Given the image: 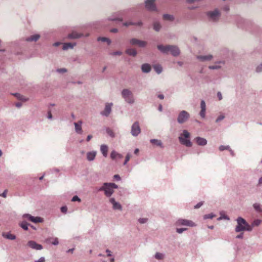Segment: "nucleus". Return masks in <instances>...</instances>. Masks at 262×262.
<instances>
[{
	"mask_svg": "<svg viewBox=\"0 0 262 262\" xmlns=\"http://www.w3.org/2000/svg\"><path fill=\"white\" fill-rule=\"evenodd\" d=\"M157 48L161 52L164 53H168V52H170V53L174 56H178L180 54V50L179 48L175 46H163L160 45H158Z\"/></svg>",
	"mask_w": 262,
	"mask_h": 262,
	"instance_id": "nucleus-1",
	"label": "nucleus"
},
{
	"mask_svg": "<svg viewBox=\"0 0 262 262\" xmlns=\"http://www.w3.org/2000/svg\"><path fill=\"white\" fill-rule=\"evenodd\" d=\"M237 225L235 228V231L239 232L244 231H250L252 229V227L248 224L246 221L241 217L237 219Z\"/></svg>",
	"mask_w": 262,
	"mask_h": 262,
	"instance_id": "nucleus-2",
	"label": "nucleus"
},
{
	"mask_svg": "<svg viewBox=\"0 0 262 262\" xmlns=\"http://www.w3.org/2000/svg\"><path fill=\"white\" fill-rule=\"evenodd\" d=\"M118 186L115 183H104L103 186L99 188V191H104L106 196L109 197L114 193V189H117Z\"/></svg>",
	"mask_w": 262,
	"mask_h": 262,
	"instance_id": "nucleus-3",
	"label": "nucleus"
},
{
	"mask_svg": "<svg viewBox=\"0 0 262 262\" xmlns=\"http://www.w3.org/2000/svg\"><path fill=\"white\" fill-rule=\"evenodd\" d=\"M190 134L187 130H184L183 134L179 137V141L181 144L187 147H191L192 143L189 139Z\"/></svg>",
	"mask_w": 262,
	"mask_h": 262,
	"instance_id": "nucleus-4",
	"label": "nucleus"
},
{
	"mask_svg": "<svg viewBox=\"0 0 262 262\" xmlns=\"http://www.w3.org/2000/svg\"><path fill=\"white\" fill-rule=\"evenodd\" d=\"M122 96L127 103L132 104L134 102L133 94L128 89H124L122 91Z\"/></svg>",
	"mask_w": 262,
	"mask_h": 262,
	"instance_id": "nucleus-5",
	"label": "nucleus"
},
{
	"mask_svg": "<svg viewBox=\"0 0 262 262\" xmlns=\"http://www.w3.org/2000/svg\"><path fill=\"white\" fill-rule=\"evenodd\" d=\"M189 118V114L185 111H182L180 113L178 117V122L179 123H183Z\"/></svg>",
	"mask_w": 262,
	"mask_h": 262,
	"instance_id": "nucleus-6",
	"label": "nucleus"
},
{
	"mask_svg": "<svg viewBox=\"0 0 262 262\" xmlns=\"http://www.w3.org/2000/svg\"><path fill=\"white\" fill-rule=\"evenodd\" d=\"M177 226H187L189 227H193L195 226V224L191 221L185 220V219H179L176 222Z\"/></svg>",
	"mask_w": 262,
	"mask_h": 262,
	"instance_id": "nucleus-7",
	"label": "nucleus"
},
{
	"mask_svg": "<svg viewBox=\"0 0 262 262\" xmlns=\"http://www.w3.org/2000/svg\"><path fill=\"white\" fill-rule=\"evenodd\" d=\"M140 132L141 129L139 123L138 122H135L132 126V135L134 136H137L140 133Z\"/></svg>",
	"mask_w": 262,
	"mask_h": 262,
	"instance_id": "nucleus-8",
	"label": "nucleus"
},
{
	"mask_svg": "<svg viewBox=\"0 0 262 262\" xmlns=\"http://www.w3.org/2000/svg\"><path fill=\"white\" fill-rule=\"evenodd\" d=\"M207 15L211 20L215 21L219 18L220 16V13L217 10H215L213 11L208 12L207 13Z\"/></svg>",
	"mask_w": 262,
	"mask_h": 262,
	"instance_id": "nucleus-9",
	"label": "nucleus"
},
{
	"mask_svg": "<svg viewBox=\"0 0 262 262\" xmlns=\"http://www.w3.org/2000/svg\"><path fill=\"white\" fill-rule=\"evenodd\" d=\"M155 2V0H146L145 2V7L146 9L150 11L156 10Z\"/></svg>",
	"mask_w": 262,
	"mask_h": 262,
	"instance_id": "nucleus-10",
	"label": "nucleus"
},
{
	"mask_svg": "<svg viewBox=\"0 0 262 262\" xmlns=\"http://www.w3.org/2000/svg\"><path fill=\"white\" fill-rule=\"evenodd\" d=\"M24 217L28 219L30 221L33 223H41L43 220L40 217H34L30 214H25L24 215Z\"/></svg>",
	"mask_w": 262,
	"mask_h": 262,
	"instance_id": "nucleus-11",
	"label": "nucleus"
},
{
	"mask_svg": "<svg viewBox=\"0 0 262 262\" xmlns=\"http://www.w3.org/2000/svg\"><path fill=\"white\" fill-rule=\"evenodd\" d=\"M28 245L32 249L36 250H41L42 249V246L41 245L37 244L34 241H29Z\"/></svg>",
	"mask_w": 262,
	"mask_h": 262,
	"instance_id": "nucleus-12",
	"label": "nucleus"
},
{
	"mask_svg": "<svg viewBox=\"0 0 262 262\" xmlns=\"http://www.w3.org/2000/svg\"><path fill=\"white\" fill-rule=\"evenodd\" d=\"M130 42L133 45H138L139 47H144L146 45V42L144 41H141L135 38L130 40Z\"/></svg>",
	"mask_w": 262,
	"mask_h": 262,
	"instance_id": "nucleus-13",
	"label": "nucleus"
},
{
	"mask_svg": "<svg viewBox=\"0 0 262 262\" xmlns=\"http://www.w3.org/2000/svg\"><path fill=\"white\" fill-rule=\"evenodd\" d=\"M112 105V103H106L105 105V109L103 112H101V114L105 116H108L111 113Z\"/></svg>",
	"mask_w": 262,
	"mask_h": 262,
	"instance_id": "nucleus-14",
	"label": "nucleus"
},
{
	"mask_svg": "<svg viewBox=\"0 0 262 262\" xmlns=\"http://www.w3.org/2000/svg\"><path fill=\"white\" fill-rule=\"evenodd\" d=\"M110 202L113 205V208L114 209H118L120 210L122 209L121 205L119 203L116 202L115 199L111 198L110 199Z\"/></svg>",
	"mask_w": 262,
	"mask_h": 262,
	"instance_id": "nucleus-15",
	"label": "nucleus"
},
{
	"mask_svg": "<svg viewBox=\"0 0 262 262\" xmlns=\"http://www.w3.org/2000/svg\"><path fill=\"white\" fill-rule=\"evenodd\" d=\"M82 123V122L81 121H79L77 122L74 123L75 130H76V133H77L78 134H81L82 133V128H81Z\"/></svg>",
	"mask_w": 262,
	"mask_h": 262,
	"instance_id": "nucleus-16",
	"label": "nucleus"
},
{
	"mask_svg": "<svg viewBox=\"0 0 262 262\" xmlns=\"http://www.w3.org/2000/svg\"><path fill=\"white\" fill-rule=\"evenodd\" d=\"M201 110L200 113V115L201 117L204 118L205 117L206 104L204 100H202L201 102Z\"/></svg>",
	"mask_w": 262,
	"mask_h": 262,
	"instance_id": "nucleus-17",
	"label": "nucleus"
},
{
	"mask_svg": "<svg viewBox=\"0 0 262 262\" xmlns=\"http://www.w3.org/2000/svg\"><path fill=\"white\" fill-rule=\"evenodd\" d=\"M195 140L199 145L204 146L207 144V140L203 138L196 137Z\"/></svg>",
	"mask_w": 262,
	"mask_h": 262,
	"instance_id": "nucleus-18",
	"label": "nucleus"
},
{
	"mask_svg": "<svg viewBox=\"0 0 262 262\" xmlns=\"http://www.w3.org/2000/svg\"><path fill=\"white\" fill-rule=\"evenodd\" d=\"M2 236L5 238L10 240H14L16 238L15 235L9 232H3Z\"/></svg>",
	"mask_w": 262,
	"mask_h": 262,
	"instance_id": "nucleus-19",
	"label": "nucleus"
},
{
	"mask_svg": "<svg viewBox=\"0 0 262 262\" xmlns=\"http://www.w3.org/2000/svg\"><path fill=\"white\" fill-rule=\"evenodd\" d=\"M122 157L123 156L121 154L117 152L114 150L112 151L111 154V158L113 160H115L116 159H121Z\"/></svg>",
	"mask_w": 262,
	"mask_h": 262,
	"instance_id": "nucleus-20",
	"label": "nucleus"
},
{
	"mask_svg": "<svg viewBox=\"0 0 262 262\" xmlns=\"http://www.w3.org/2000/svg\"><path fill=\"white\" fill-rule=\"evenodd\" d=\"M100 150L104 157H106L107 155L108 147L106 145H102L100 147Z\"/></svg>",
	"mask_w": 262,
	"mask_h": 262,
	"instance_id": "nucleus-21",
	"label": "nucleus"
},
{
	"mask_svg": "<svg viewBox=\"0 0 262 262\" xmlns=\"http://www.w3.org/2000/svg\"><path fill=\"white\" fill-rule=\"evenodd\" d=\"M96 155V152L95 151L89 152L87 153L86 157L87 159L89 161H92L94 160Z\"/></svg>",
	"mask_w": 262,
	"mask_h": 262,
	"instance_id": "nucleus-22",
	"label": "nucleus"
},
{
	"mask_svg": "<svg viewBox=\"0 0 262 262\" xmlns=\"http://www.w3.org/2000/svg\"><path fill=\"white\" fill-rule=\"evenodd\" d=\"M151 70V67L149 64L145 63L142 66V70L144 73H148Z\"/></svg>",
	"mask_w": 262,
	"mask_h": 262,
	"instance_id": "nucleus-23",
	"label": "nucleus"
},
{
	"mask_svg": "<svg viewBox=\"0 0 262 262\" xmlns=\"http://www.w3.org/2000/svg\"><path fill=\"white\" fill-rule=\"evenodd\" d=\"M212 58V55H209L207 56H198V58L202 61L210 60Z\"/></svg>",
	"mask_w": 262,
	"mask_h": 262,
	"instance_id": "nucleus-24",
	"label": "nucleus"
},
{
	"mask_svg": "<svg viewBox=\"0 0 262 262\" xmlns=\"http://www.w3.org/2000/svg\"><path fill=\"white\" fill-rule=\"evenodd\" d=\"M47 241L54 245H57L58 244V239L57 237L55 238H49L47 239Z\"/></svg>",
	"mask_w": 262,
	"mask_h": 262,
	"instance_id": "nucleus-25",
	"label": "nucleus"
},
{
	"mask_svg": "<svg viewBox=\"0 0 262 262\" xmlns=\"http://www.w3.org/2000/svg\"><path fill=\"white\" fill-rule=\"evenodd\" d=\"M82 35L80 34H78L75 32H73L69 34L68 37L69 38H78L81 36Z\"/></svg>",
	"mask_w": 262,
	"mask_h": 262,
	"instance_id": "nucleus-26",
	"label": "nucleus"
},
{
	"mask_svg": "<svg viewBox=\"0 0 262 262\" xmlns=\"http://www.w3.org/2000/svg\"><path fill=\"white\" fill-rule=\"evenodd\" d=\"M40 36L38 34L33 35L26 39L28 41H36L39 38Z\"/></svg>",
	"mask_w": 262,
	"mask_h": 262,
	"instance_id": "nucleus-27",
	"label": "nucleus"
},
{
	"mask_svg": "<svg viewBox=\"0 0 262 262\" xmlns=\"http://www.w3.org/2000/svg\"><path fill=\"white\" fill-rule=\"evenodd\" d=\"M126 53L133 56H135L137 55V51L134 49H128L126 50Z\"/></svg>",
	"mask_w": 262,
	"mask_h": 262,
	"instance_id": "nucleus-28",
	"label": "nucleus"
},
{
	"mask_svg": "<svg viewBox=\"0 0 262 262\" xmlns=\"http://www.w3.org/2000/svg\"><path fill=\"white\" fill-rule=\"evenodd\" d=\"M75 46V44H73L72 43H65L63 45V50H68V49H72L74 46Z\"/></svg>",
	"mask_w": 262,
	"mask_h": 262,
	"instance_id": "nucleus-29",
	"label": "nucleus"
},
{
	"mask_svg": "<svg viewBox=\"0 0 262 262\" xmlns=\"http://www.w3.org/2000/svg\"><path fill=\"white\" fill-rule=\"evenodd\" d=\"M150 142L152 144H154V145H156L158 146H160V147H162V142L159 140H157V139H151L150 140Z\"/></svg>",
	"mask_w": 262,
	"mask_h": 262,
	"instance_id": "nucleus-30",
	"label": "nucleus"
},
{
	"mask_svg": "<svg viewBox=\"0 0 262 262\" xmlns=\"http://www.w3.org/2000/svg\"><path fill=\"white\" fill-rule=\"evenodd\" d=\"M142 23L141 21L138 22L137 23H133L132 21H128L126 22L123 24V25L125 26H128L129 25H137V26H141L142 25Z\"/></svg>",
	"mask_w": 262,
	"mask_h": 262,
	"instance_id": "nucleus-31",
	"label": "nucleus"
},
{
	"mask_svg": "<svg viewBox=\"0 0 262 262\" xmlns=\"http://www.w3.org/2000/svg\"><path fill=\"white\" fill-rule=\"evenodd\" d=\"M253 207L256 211L257 212H260L262 211V209L260 207V206L259 204L255 203L253 205Z\"/></svg>",
	"mask_w": 262,
	"mask_h": 262,
	"instance_id": "nucleus-32",
	"label": "nucleus"
},
{
	"mask_svg": "<svg viewBox=\"0 0 262 262\" xmlns=\"http://www.w3.org/2000/svg\"><path fill=\"white\" fill-rule=\"evenodd\" d=\"M154 68L158 74H160L162 72V68L160 65H156L154 66Z\"/></svg>",
	"mask_w": 262,
	"mask_h": 262,
	"instance_id": "nucleus-33",
	"label": "nucleus"
},
{
	"mask_svg": "<svg viewBox=\"0 0 262 262\" xmlns=\"http://www.w3.org/2000/svg\"><path fill=\"white\" fill-rule=\"evenodd\" d=\"M163 19L165 20H172L173 19V17L171 15L164 14L163 15Z\"/></svg>",
	"mask_w": 262,
	"mask_h": 262,
	"instance_id": "nucleus-34",
	"label": "nucleus"
},
{
	"mask_svg": "<svg viewBox=\"0 0 262 262\" xmlns=\"http://www.w3.org/2000/svg\"><path fill=\"white\" fill-rule=\"evenodd\" d=\"M161 28V25L159 23L156 22L154 24V29L157 31H158Z\"/></svg>",
	"mask_w": 262,
	"mask_h": 262,
	"instance_id": "nucleus-35",
	"label": "nucleus"
},
{
	"mask_svg": "<svg viewBox=\"0 0 262 262\" xmlns=\"http://www.w3.org/2000/svg\"><path fill=\"white\" fill-rule=\"evenodd\" d=\"M98 40L99 41L101 40L102 41H107L108 45L111 43V40L106 37H99Z\"/></svg>",
	"mask_w": 262,
	"mask_h": 262,
	"instance_id": "nucleus-36",
	"label": "nucleus"
},
{
	"mask_svg": "<svg viewBox=\"0 0 262 262\" xmlns=\"http://www.w3.org/2000/svg\"><path fill=\"white\" fill-rule=\"evenodd\" d=\"M155 257L158 259H162L163 258V255L161 253L158 252L156 254Z\"/></svg>",
	"mask_w": 262,
	"mask_h": 262,
	"instance_id": "nucleus-37",
	"label": "nucleus"
},
{
	"mask_svg": "<svg viewBox=\"0 0 262 262\" xmlns=\"http://www.w3.org/2000/svg\"><path fill=\"white\" fill-rule=\"evenodd\" d=\"M28 224L27 223L23 222L21 224L20 226L23 229H24L25 230H28Z\"/></svg>",
	"mask_w": 262,
	"mask_h": 262,
	"instance_id": "nucleus-38",
	"label": "nucleus"
},
{
	"mask_svg": "<svg viewBox=\"0 0 262 262\" xmlns=\"http://www.w3.org/2000/svg\"><path fill=\"white\" fill-rule=\"evenodd\" d=\"M229 148V146H224V145H221L219 147V149L220 151H223L225 149H228Z\"/></svg>",
	"mask_w": 262,
	"mask_h": 262,
	"instance_id": "nucleus-39",
	"label": "nucleus"
},
{
	"mask_svg": "<svg viewBox=\"0 0 262 262\" xmlns=\"http://www.w3.org/2000/svg\"><path fill=\"white\" fill-rule=\"evenodd\" d=\"M107 133L112 137H114L115 136L114 132L110 129H107Z\"/></svg>",
	"mask_w": 262,
	"mask_h": 262,
	"instance_id": "nucleus-40",
	"label": "nucleus"
},
{
	"mask_svg": "<svg viewBox=\"0 0 262 262\" xmlns=\"http://www.w3.org/2000/svg\"><path fill=\"white\" fill-rule=\"evenodd\" d=\"M130 158V155L129 154H127L125 157V161L123 163L124 165H125L127 162L129 160Z\"/></svg>",
	"mask_w": 262,
	"mask_h": 262,
	"instance_id": "nucleus-41",
	"label": "nucleus"
},
{
	"mask_svg": "<svg viewBox=\"0 0 262 262\" xmlns=\"http://www.w3.org/2000/svg\"><path fill=\"white\" fill-rule=\"evenodd\" d=\"M15 96L19 99L22 100L23 101H26L27 99H25L23 97V96H21L19 94H16Z\"/></svg>",
	"mask_w": 262,
	"mask_h": 262,
	"instance_id": "nucleus-42",
	"label": "nucleus"
},
{
	"mask_svg": "<svg viewBox=\"0 0 262 262\" xmlns=\"http://www.w3.org/2000/svg\"><path fill=\"white\" fill-rule=\"evenodd\" d=\"M213 216H214V215L212 214H208L205 215L204 218L205 219H212V218H213Z\"/></svg>",
	"mask_w": 262,
	"mask_h": 262,
	"instance_id": "nucleus-43",
	"label": "nucleus"
},
{
	"mask_svg": "<svg viewBox=\"0 0 262 262\" xmlns=\"http://www.w3.org/2000/svg\"><path fill=\"white\" fill-rule=\"evenodd\" d=\"M147 219L146 218H140L139 219V222L141 224L146 223L147 222Z\"/></svg>",
	"mask_w": 262,
	"mask_h": 262,
	"instance_id": "nucleus-44",
	"label": "nucleus"
},
{
	"mask_svg": "<svg viewBox=\"0 0 262 262\" xmlns=\"http://www.w3.org/2000/svg\"><path fill=\"white\" fill-rule=\"evenodd\" d=\"M260 221L259 220L255 221L252 224V227L254 226H258L260 224Z\"/></svg>",
	"mask_w": 262,
	"mask_h": 262,
	"instance_id": "nucleus-45",
	"label": "nucleus"
},
{
	"mask_svg": "<svg viewBox=\"0 0 262 262\" xmlns=\"http://www.w3.org/2000/svg\"><path fill=\"white\" fill-rule=\"evenodd\" d=\"M72 201H73V202H75V201L80 202V199L77 195H75L73 197V198L72 199Z\"/></svg>",
	"mask_w": 262,
	"mask_h": 262,
	"instance_id": "nucleus-46",
	"label": "nucleus"
},
{
	"mask_svg": "<svg viewBox=\"0 0 262 262\" xmlns=\"http://www.w3.org/2000/svg\"><path fill=\"white\" fill-rule=\"evenodd\" d=\"M187 230V228H177V232L179 233H182L184 231Z\"/></svg>",
	"mask_w": 262,
	"mask_h": 262,
	"instance_id": "nucleus-47",
	"label": "nucleus"
},
{
	"mask_svg": "<svg viewBox=\"0 0 262 262\" xmlns=\"http://www.w3.org/2000/svg\"><path fill=\"white\" fill-rule=\"evenodd\" d=\"M225 118L224 116V115H220L218 117V118L216 119V122H218L220 121H221L222 120H223L224 118Z\"/></svg>",
	"mask_w": 262,
	"mask_h": 262,
	"instance_id": "nucleus-48",
	"label": "nucleus"
},
{
	"mask_svg": "<svg viewBox=\"0 0 262 262\" xmlns=\"http://www.w3.org/2000/svg\"><path fill=\"white\" fill-rule=\"evenodd\" d=\"M68 208L66 206H63L61 208V211L63 213H66L67 211Z\"/></svg>",
	"mask_w": 262,
	"mask_h": 262,
	"instance_id": "nucleus-49",
	"label": "nucleus"
},
{
	"mask_svg": "<svg viewBox=\"0 0 262 262\" xmlns=\"http://www.w3.org/2000/svg\"><path fill=\"white\" fill-rule=\"evenodd\" d=\"M203 203L202 202H199L195 206H194V208L195 209L199 208L203 205Z\"/></svg>",
	"mask_w": 262,
	"mask_h": 262,
	"instance_id": "nucleus-50",
	"label": "nucleus"
},
{
	"mask_svg": "<svg viewBox=\"0 0 262 262\" xmlns=\"http://www.w3.org/2000/svg\"><path fill=\"white\" fill-rule=\"evenodd\" d=\"M256 71L257 72H261L262 71V63L258 66L256 68Z\"/></svg>",
	"mask_w": 262,
	"mask_h": 262,
	"instance_id": "nucleus-51",
	"label": "nucleus"
},
{
	"mask_svg": "<svg viewBox=\"0 0 262 262\" xmlns=\"http://www.w3.org/2000/svg\"><path fill=\"white\" fill-rule=\"evenodd\" d=\"M7 190H5L3 193L1 194H0V196H3V198H6L7 196Z\"/></svg>",
	"mask_w": 262,
	"mask_h": 262,
	"instance_id": "nucleus-52",
	"label": "nucleus"
},
{
	"mask_svg": "<svg viewBox=\"0 0 262 262\" xmlns=\"http://www.w3.org/2000/svg\"><path fill=\"white\" fill-rule=\"evenodd\" d=\"M217 97L219 98V100H221L222 99V96L221 92H219L217 94Z\"/></svg>",
	"mask_w": 262,
	"mask_h": 262,
	"instance_id": "nucleus-53",
	"label": "nucleus"
},
{
	"mask_svg": "<svg viewBox=\"0 0 262 262\" xmlns=\"http://www.w3.org/2000/svg\"><path fill=\"white\" fill-rule=\"evenodd\" d=\"M57 71L58 72H60V73H61V72L63 73V72H67V70L66 69H64V68H63V69H59L57 70Z\"/></svg>",
	"mask_w": 262,
	"mask_h": 262,
	"instance_id": "nucleus-54",
	"label": "nucleus"
},
{
	"mask_svg": "<svg viewBox=\"0 0 262 262\" xmlns=\"http://www.w3.org/2000/svg\"><path fill=\"white\" fill-rule=\"evenodd\" d=\"M114 179H116L117 180H120V177L118 174L114 175Z\"/></svg>",
	"mask_w": 262,
	"mask_h": 262,
	"instance_id": "nucleus-55",
	"label": "nucleus"
},
{
	"mask_svg": "<svg viewBox=\"0 0 262 262\" xmlns=\"http://www.w3.org/2000/svg\"><path fill=\"white\" fill-rule=\"evenodd\" d=\"M243 237V233H242L236 236L237 238H242Z\"/></svg>",
	"mask_w": 262,
	"mask_h": 262,
	"instance_id": "nucleus-56",
	"label": "nucleus"
},
{
	"mask_svg": "<svg viewBox=\"0 0 262 262\" xmlns=\"http://www.w3.org/2000/svg\"><path fill=\"white\" fill-rule=\"evenodd\" d=\"M92 137H93L92 135H88L86 138V141H89L92 138Z\"/></svg>",
	"mask_w": 262,
	"mask_h": 262,
	"instance_id": "nucleus-57",
	"label": "nucleus"
},
{
	"mask_svg": "<svg viewBox=\"0 0 262 262\" xmlns=\"http://www.w3.org/2000/svg\"><path fill=\"white\" fill-rule=\"evenodd\" d=\"M121 54V52H115L113 53V55H120Z\"/></svg>",
	"mask_w": 262,
	"mask_h": 262,
	"instance_id": "nucleus-58",
	"label": "nucleus"
},
{
	"mask_svg": "<svg viewBox=\"0 0 262 262\" xmlns=\"http://www.w3.org/2000/svg\"><path fill=\"white\" fill-rule=\"evenodd\" d=\"M209 69H216L219 68V67L217 66H210Z\"/></svg>",
	"mask_w": 262,
	"mask_h": 262,
	"instance_id": "nucleus-59",
	"label": "nucleus"
},
{
	"mask_svg": "<svg viewBox=\"0 0 262 262\" xmlns=\"http://www.w3.org/2000/svg\"><path fill=\"white\" fill-rule=\"evenodd\" d=\"M158 98H160V99H163L164 98V96L162 94H160V95H159L158 96Z\"/></svg>",
	"mask_w": 262,
	"mask_h": 262,
	"instance_id": "nucleus-60",
	"label": "nucleus"
},
{
	"mask_svg": "<svg viewBox=\"0 0 262 262\" xmlns=\"http://www.w3.org/2000/svg\"><path fill=\"white\" fill-rule=\"evenodd\" d=\"M15 105L17 107H20L21 106V103L17 102L16 103Z\"/></svg>",
	"mask_w": 262,
	"mask_h": 262,
	"instance_id": "nucleus-61",
	"label": "nucleus"
},
{
	"mask_svg": "<svg viewBox=\"0 0 262 262\" xmlns=\"http://www.w3.org/2000/svg\"><path fill=\"white\" fill-rule=\"evenodd\" d=\"M48 117L49 119H51L52 118V114H51V112H48Z\"/></svg>",
	"mask_w": 262,
	"mask_h": 262,
	"instance_id": "nucleus-62",
	"label": "nucleus"
},
{
	"mask_svg": "<svg viewBox=\"0 0 262 262\" xmlns=\"http://www.w3.org/2000/svg\"><path fill=\"white\" fill-rule=\"evenodd\" d=\"M111 31L113 33H116L118 31V30L117 29H113Z\"/></svg>",
	"mask_w": 262,
	"mask_h": 262,
	"instance_id": "nucleus-63",
	"label": "nucleus"
},
{
	"mask_svg": "<svg viewBox=\"0 0 262 262\" xmlns=\"http://www.w3.org/2000/svg\"><path fill=\"white\" fill-rule=\"evenodd\" d=\"M259 184H262V177L259 179Z\"/></svg>",
	"mask_w": 262,
	"mask_h": 262,
	"instance_id": "nucleus-64",
	"label": "nucleus"
}]
</instances>
